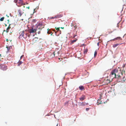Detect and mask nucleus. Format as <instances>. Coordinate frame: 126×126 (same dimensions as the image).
<instances>
[{
	"label": "nucleus",
	"mask_w": 126,
	"mask_h": 126,
	"mask_svg": "<svg viewBox=\"0 0 126 126\" xmlns=\"http://www.w3.org/2000/svg\"><path fill=\"white\" fill-rule=\"evenodd\" d=\"M118 70L117 69H115L113 70L111 72V75L113 78H119L120 76L118 73Z\"/></svg>",
	"instance_id": "nucleus-1"
},
{
	"label": "nucleus",
	"mask_w": 126,
	"mask_h": 126,
	"mask_svg": "<svg viewBox=\"0 0 126 126\" xmlns=\"http://www.w3.org/2000/svg\"><path fill=\"white\" fill-rule=\"evenodd\" d=\"M36 28H34L33 27H32V33L35 32L37 30V28L38 29H41L44 28V25L41 23H39L38 24L36 25Z\"/></svg>",
	"instance_id": "nucleus-2"
},
{
	"label": "nucleus",
	"mask_w": 126,
	"mask_h": 126,
	"mask_svg": "<svg viewBox=\"0 0 126 126\" xmlns=\"http://www.w3.org/2000/svg\"><path fill=\"white\" fill-rule=\"evenodd\" d=\"M7 66L5 65L1 64L0 65V69L3 70H6L7 69Z\"/></svg>",
	"instance_id": "nucleus-3"
},
{
	"label": "nucleus",
	"mask_w": 126,
	"mask_h": 126,
	"mask_svg": "<svg viewBox=\"0 0 126 126\" xmlns=\"http://www.w3.org/2000/svg\"><path fill=\"white\" fill-rule=\"evenodd\" d=\"M16 4L18 6H20L21 5H24L25 4L24 3H23L22 0H18Z\"/></svg>",
	"instance_id": "nucleus-4"
},
{
	"label": "nucleus",
	"mask_w": 126,
	"mask_h": 126,
	"mask_svg": "<svg viewBox=\"0 0 126 126\" xmlns=\"http://www.w3.org/2000/svg\"><path fill=\"white\" fill-rule=\"evenodd\" d=\"M27 34H25V35H24L23 31L22 32L19 36L20 38L23 39V38H25L26 37Z\"/></svg>",
	"instance_id": "nucleus-5"
},
{
	"label": "nucleus",
	"mask_w": 126,
	"mask_h": 126,
	"mask_svg": "<svg viewBox=\"0 0 126 126\" xmlns=\"http://www.w3.org/2000/svg\"><path fill=\"white\" fill-rule=\"evenodd\" d=\"M79 105L80 106H85L86 105H87L88 104V103H86L85 102H82V103L79 102L78 103Z\"/></svg>",
	"instance_id": "nucleus-6"
},
{
	"label": "nucleus",
	"mask_w": 126,
	"mask_h": 126,
	"mask_svg": "<svg viewBox=\"0 0 126 126\" xmlns=\"http://www.w3.org/2000/svg\"><path fill=\"white\" fill-rule=\"evenodd\" d=\"M85 98H86L85 96L84 95H82L81 97L79 98V99L80 101H82L83 100L85 99Z\"/></svg>",
	"instance_id": "nucleus-7"
},
{
	"label": "nucleus",
	"mask_w": 126,
	"mask_h": 126,
	"mask_svg": "<svg viewBox=\"0 0 126 126\" xmlns=\"http://www.w3.org/2000/svg\"><path fill=\"white\" fill-rule=\"evenodd\" d=\"M63 16V15H57L55 16V18H58L62 17Z\"/></svg>",
	"instance_id": "nucleus-8"
},
{
	"label": "nucleus",
	"mask_w": 126,
	"mask_h": 126,
	"mask_svg": "<svg viewBox=\"0 0 126 126\" xmlns=\"http://www.w3.org/2000/svg\"><path fill=\"white\" fill-rule=\"evenodd\" d=\"M99 16L98 15L94 17L95 20L96 21H98L99 19Z\"/></svg>",
	"instance_id": "nucleus-9"
},
{
	"label": "nucleus",
	"mask_w": 126,
	"mask_h": 126,
	"mask_svg": "<svg viewBox=\"0 0 126 126\" xmlns=\"http://www.w3.org/2000/svg\"><path fill=\"white\" fill-rule=\"evenodd\" d=\"M110 82V80H109L108 79H107V80H105L104 81V82L106 84H107L108 83H109Z\"/></svg>",
	"instance_id": "nucleus-10"
},
{
	"label": "nucleus",
	"mask_w": 126,
	"mask_h": 126,
	"mask_svg": "<svg viewBox=\"0 0 126 126\" xmlns=\"http://www.w3.org/2000/svg\"><path fill=\"white\" fill-rule=\"evenodd\" d=\"M47 30H48V31L47 32V33L48 34H51V35H52V32L50 30V29H47Z\"/></svg>",
	"instance_id": "nucleus-11"
},
{
	"label": "nucleus",
	"mask_w": 126,
	"mask_h": 126,
	"mask_svg": "<svg viewBox=\"0 0 126 126\" xmlns=\"http://www.w3.org/2000/svg\"><path fill=\"white\" fill-rule=\"evenodd\" d=\"M37 38H35V39L33 38V40H32V41L33 42V43L36 42L38 40Z\"/></svg>",
	"instance_id": "nucleus-12"
},
{
	"label": "nucleus",
	"mask_w": 126,
	"mask_h": 126,
	"mask_svg": "<svg viewBox=\"0 0 126 126\" xmlns=\"http://www.w3.org/2000/svg\"><path fill=\"white\" fill-rule=\"evenodd\" d=\"M18 11L19 14L20 16H21L22 15V13L21 12V11L20 9H19L18 10Z\"/></svg>",
	"instance_id": "nucleus-13"
},
{
	"label": "nucleus",
	"mask_w": 126,
	"mask_h": 126,
	"mask_svg": "<svg viewBox=\"0 0 126 126\" xmlns=\"http://www.w3.org/2000/svg\"><path fill=\"white\" fill-rule=\"evenodd\" d=\"M10 25H9V26L7 28V29L6 30V31L7 32H9V29L11 28V27L10 26Z\"/></svg>",
	"instance_id": "nucleus-14"
},
{
	"label": "nucleus",
	"mask_w": 126,
	"mask_h": 126,
	"mask_svg": "<svg viewBox=\"0 0 126 126\" xmlns=\"http://www.w3.org/2000/svg\"><path fill=\"white\" fill-rule=\"evenodd\" d=\"M118 39H120V40H121V38L120 37H118L117 38L114 39H113L112 40H113V41H114Z\"/></svg>",
	"instance_id": "nucleus-15"
},
{
	"label": "nucleus",
	"mask_w": 126,
	"mask_h": 126,
	"mask_svg": "<svg viewBox=\"0 0 126 126\" xmlns=\"http://www.w3.org/2000/svg\"><path fill=\"white\" fill-rule=\"evenodd\" d=\"M122 44V43L121 44H114L113 45V47L114 48L116 47L118 45H121Z\"/></svg>",
	"instance_id": "nucleus-16"
},
{
	"label": "nucleus",
	"mask_w": 126,
	"mask_h": 126,
	"mask_svg": "<svg viewBox=\"0 0 126 126\" xmlns=\"http://www.w3.org/2000/svg\"><path fill=\"white\" fill-rule=\"evenodd\" d=\"M79 89L81 90H84V88L83 86H79Z\"/></svg>",
	"instance_id": "nucleus-17"
},
{
	"label": "nucleus",
	"mask_w": 126,
	"mask_h": 126,
	"mask_svg": "<svg viewBox=\"0 0 126 126\" xmlns=\"http://www.w3.org/2000/svg\"><path fill=\"white\" fill-rule=\"evenodd\" d=\"M88 51V49H85L84 51V54H86L87 53Z\"/></svg>",
	"instance_id": "nucleus-18"
},
{
	"label": "nucleus",
	"mask_w": 126,
	"mask_h": 126,
	"mask_svg": "<svg viewBox=\"0 0 126 126\" xmlns=\"http://www.w3.org/2000/svg\"><path fill=\"white\" fill-rule=\"evenodd\" d=\"M22 62L20 61H19L17 63V65L18 66H19L21 64Z\"/></svg>",
	"instance_id": "nucleus-19"
},
{
	"label": "nucleus",
	"mask_w": 126,
	"mask_h": 126,
	"mask_svg": "<svg viewBox=\"0 0 126 126\" xmlns=\"http://www.w3.org/2000/svg\"><path fill=\"white\" fill-rule=\"evenodd\" d=\"M38 9V7H37L35 8L34 9L33 13L36 11V10H37Z\"/></svg>",
	"instance_id": "nucleus-20"
},
{
	"label": "nucleus",
	"mask_w": 126,
	"mask_h": 126,
	"mask_svg": "<svg viewBox=\"0 0 126 126\" xmlns=\"http://www.w3.org/2000/svg\"><path fill=\"white\" fill-rule=\"evenodd\" d=\"M125 77H124L123 78V80H121V82H125Z\"/></svg>",
	"instance_id": "nucleus-21"
},
{
	"label": "nucleus",
	"mask_w": 126,
	"mask_h": 126,
	"mask_svg": "<svg viewBox=\"0 0 126 126\" xmlns=\"http://www.w3.org/2000/svg\"><path fill=\"white\" fill-rule=\"evenodd\" d=\"M28 32L30 33V34H31V33H32V29L31 28H30L28 30Z\"/></svg>",
	"instance_id": "nucleus-22"
},
{
	"label": "nucleus",
	"mask_w": 126,
	"mask_h": 126,
	"mask_svg": "<svg viewBox=\"0 0 126 126\" xmlns=\"http://www.w3.org/2000/svg\"><path fill=\"white\" fill-rule=\"evenodd\" d=\"M77 39H76L75 40H72L71 41V44H72L74 42H76V41H77Z\"/></svg>",
	"instance_id": "nucleus-23"
},
{
	"label": "nucleus",
	"mask_w": 126,
	"mask_h": 126,
	"mask_svg": "<svg viewBox=\"0 0 126 126\" xmlns=\"http://www.w3.org/2000/svg\"><path fill=\"white\" fill-rule=\"evenodd\" d=\"M38 49L40 50H42V48L41 46H40L38 47Z\"/></svg>",
	"instance_id": "nucleus-24"
},
{
	"label": "nucleus",
	"mask_w": 126,
	"mask_h": 126,
	"mask_svg": "<svg viewBox=\"0 0 126 126\" xmlns=\"http://www.w3.org/2000/svg\"><path fill=\"white\" fill-rule=\"evenodd\" d=\"M4 17H2L0 19V20L1 21H2L4 20Z\"/></svg>",
	"instance_id": "nucleus-25"
},
{
	"label": "nucleus",
	"mask_w": 126,
	"mask_h": 126,
	"mask_svg": "<svg viewBox=\"0 0 126 126\" xmlns=\"http://www.w3.org/2000/svg\"><path fill=\"white\" fill-rule=\"evenodd\" d=\"M97 52L96 51H95V52H94V57H95L96 56V55H97Z\"/></svg>",
	"instance_id": "nucleus-26"
},
{
	"label": "nucleus",
	"mask_w": 126,
	"mask_h": 126,
	"mask_svg": "<svg viewBox=\"0 0 126 126\" xmlns=\"http://www.w3.org/2000/svg\"><path fill=\"white\" fill-rule=\"evenodd\" d=\"M37 21V20L36 19H33L32 20V22H35Z\"/></svg>",
	"instance_id": "nucleus-27"
},
{
	"label": "nucleus",
	"mask_w": 126,
	"mask_h": 126,
	"mask_svg": "<svg viewBox=\"0 0 126 126\" xmlns=\"http://www.w3.org/2000/svg\"><path fill=\"white\" fill-rule=\"evenodd\" d=\"M55 29H56L57 31H59L60 30V27L59 28H56L55 27Z\"/></svg>",
	"instance_id": "nucleus-28"
},
{
	"label": "nucleus",
	"mask_w": 126,
	"mask_h": 126,
	"mask_svg": "<svg viewBox=\"0 0 126 126\" xmlns=\"http://www.w3.org/2000/svg\"><path fill=\"white\" fill-rule=\"evenodd\" d=\"M68 101H67L66 102H65L64 104L65 105H66L67 104V105L68 104Z\"/></svg>",
	"instance_id": "nucleus-29"
},
{
	"label": "nucleus",
	"mask_w": 126,
	"mask_h": 126,
	"mask_svg": "<svg viewBox=\"0 0 126 126\" xmlns=\"http://www.w3.org/2000/svg\"><path fill=\"white\" fill-rule=\"evenodd\" d=\"M18 0H14V1L15 3H17Z\"/></svg>",
	"instance_id": "nucleus-30"
},
{
	"label": "nucleus",
	"mask_w": 126,
	"mask_h": 126,
	"mask_svg": "<svg viewBox=\"0 0 126 126\" xmlns=\"http://www.w3.org/2000/svg\"><path fill=\"white\" fill-rule=\"evenodd\" d=\"M89 108H86V111H88L89 110Z\"/></svg>",
	"instance_id": "nucleus-31"
},
{
	"label": "nucleus",
	"mask_w": 126,
	"mask_h": 126,
	"mask_svg": "<svg viewBox=\"0 0 126 126\" xmlns=\"http://www.w3.org/2000/svg\"><path fill=\"white\" fill-rule=\"evenodd\" d=\"M55 18V16L53 17H52L50 18L51 19H54Z\"/></svg>",
	"instance_id": "nucleus-32"
},
{
	"label": "nucleus",
	"mask_w": 126,
	"mask_h": 126,
	"mask_svg": "<svg viewBox=\"0 0 126 126\" xmlns=\"http://www.w3.org/2000/svg\"><path fill=\"white\" fill-rule=\"evenodd\" d=\"M7 47V50L8 51H9L10 49V48L9 47V48H8V47Z\"/></svg>",
	"instance_id": "nucleus-33"
},
{
	"label": "nucleus",
	"mask_w": 126,
	"mask_h": 126,
	"mask_svg": "<svg viewBox=\"0 0 126 126\" xmlns=\"http://www.w3.org/2000/svg\"><path fill=\"white\" fill-rule=\"evenodd\" d=\"M28 37H30V34H28Z\"/></svg>",
	"instance_id": "nucleus-34"
},
{
	"label": "nucleus",
	"mask_w": 126,
	"mask_h": 126,
	"mask_svg": "<svg viewBox=\"0 0 126 126\" xmlns=\"http://www.w3.org/2000/svg\"><path fill=\"white\" fill-rule=\"evenodd\" d=\"M97 46H99V42H98L97 43Z\"/></svg>",
	"instance_id": "nucleus-35"
},
{
	"label": "nucleus",
	"mask_w": 126,
	"mask_h": 126,
	"mask_svg": "<svg viewBox=\"0 0 126 126\" xmlns=\"http://www.w3.org/2000/svg\"><path fill=\"white\" fill-rule=\"evenodd\" d=\"M55 52H53V54H54V56H55Z\"/></svg>",
	"instance_id": "nucleus-36"
},
{
	"label": "nucleus",
	"mask_w": 126,
	"mask_h": 126,
	"mask_svg": "<svg viewBox=\"0 0 126 126\" xmlns=\"http://www.w3.org/2000/svg\"><path fill=\"white\" fill-rule=\"evenodd\" d=\"M101 101L100 102H99V104H97V105H98L99 104H101Z\"/></svg>",
	"instance_id": "nucleus-37"
},
{
	"label": "nucleus",
	"mask_w": 126,
	"mask_h": 126,
	"mask_svg": "<svg viewBox=\"0 0 126 126\" xmlns=\"http://www.w3.org/2000/svg\"><path fill=\"white\" fill-rule=\"evenodd\" d=\"M23 56V55H22L20 57V58H21Z\"/></svg>",
	"instance_id": "nucleus-38"
},
{
	"label": "nucleus",
	"mask_w": 126,
	"mask_h": 126,
	"mask_svg": "<svg viewBox=\"0 0 126 126\" xmlns=\"http://www.w3.org/2000/svg\"><path fill=\"white\" fill-rule=\"evenodd\" d=\"M61 29H64V28L63 27H61Z\"/></svg>",
	"instance_id": "nucleus-39"
},
{
	"label": "nucleus",
	"mask_w": 126,
	"mask_h": 126,
	"mask_svg": "<svg viewBox=\"0 0 126 126\" xmlns=\"http://www.w3.org/2000/svg\"><path fill=\"white\" fill-rule=\"evenodd\" d=\"M7 21H8V22H9V19L7 20Z\"/></svg>",
	"instance_id": "nucleus-40"
},
{
	"label": "nucleus",
	"mask_w": 126,
	"mask_h": 126,
	"mask_svg": "<svg viewBox=\"0 0 126 126\" xmlns=\"http://www.w3.org/2000/svg\"><path fill=\"white\" fill-rule=\"evenodd\" d=\"M5 27H6L7 26V25L6 24H5Z\"/></svg>",
	"instance_id": "nucleus-41"
},
{
	"label": "nucleus",
	"mask_w": 126,
	"mask_h": 126,
	"mask_svg": "<svg viewBox=\"0 0 126 126\" xmlns=\"http://www.w3.org/2000/svg\"><path fill=\"white\" fill-rule=\"evenodd\" d=\"M6 41H8V40L7 39H6Z\"/></svg>",
	"instance_id": "nucleus-42"
},
{
	"label": "nucleus",
	"mask_w": 126,
	"mask_h": 126,
	"mask_svg": "<svg viewBox=\"0 0 126 126\" xmlns=\"http://www.w3.org/2000/svg\"><path fill=\"white\" fill-rule=\"evenodd\" d=\"M53 31H54V32H55V30H53Z\"/></svg>",
	"instance_id": "nucleus-43"
},
{
	"label": "nucleus",
	"mask_w": 126,
	"mask_h": 126,
	"mask_svg": "<svg viewBox=\"0 0 126 126\" xmlns=\"http://www.w3.org/2000/svg\"><path fill=\"white\" fill-rule=\"evenodd\" d=\"M76 36V35H75L74 36V38Z\"/></svg>",
	"instance_id": "nucleus-44"
},
{
	"label": "nucleus",
	"mask_w": 126,
	"mask_h": 126,
	"mask_svg": "<svg viewBox=\"0 0 126 126\" xmlns=\"http://www.w3.org/2000/svg\"><path fill=\"white\" fill-rule=\"evenodd\" d=\"M28 8L29 9V7H28Z\"/></svg>",
	"instance_id": "nucleus-45"
},
{
	"label": "nucleus",
	"mask_w": 126,
	"mask_h": 126,
	"mask_svg": "<svg viewBox=\"0 0 126 126\" xmlns=\"http://www.w3.org/2000/svg\"><path fill=\"white\" fill-rule=\"evenodd\" d=\"M33 35V36H34V35Z\"/></svg>",
	"instance_id": "nucleus-46"
},
{
	"label": "nucleus",
	"mask_w": 126,
	"mask_h": 126,
	"mask_svg": "<svg viewBox=\"0 0 126 126\" xmlns=\"http://www.w3.org/2000/svg\"><path fill=\"white\" fill-rule=\"evenodd\" d=\"M6 16H7V15H6Z\"/></svg>",
	"instance_id": "nucleus-47"
},
{
	"label": "nucleus",
	"mask_w": 126,
	"mask_h": 126,
	"mask_svg": "<svg viewBox=\"0 0 126 126\" xmlns=\"http://www.w3.org/2000/svg\"><path fill=\"white\" fill-rule=\"evenodd\" d=\"M22 20H23V19H22Z\"/></svg>",
	"instance_id": "nucleus-48"
}]
</instances>
